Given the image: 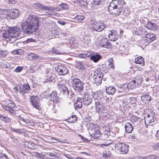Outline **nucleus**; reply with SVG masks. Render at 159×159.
<instances>
[{
	"mask_svg": "<svg viewBox=\"0 0 159 159\" xmlns=\"http://www.w3.org/2000/svg\"><path fill=\"white\" fill-rule=\"evenodd\" d=\"M39 24V18L35 15H29L21 25V28L24 33L31 34L37 31Z\"/></svg>",
	"mask_w": 159,
	"mask_h": 159,
	"instance_id": "f257e3e1",
	"label": "nucleus"
},
{
	"mask_svg": "<svg viewBox=\"0 0 159 159\" xmlns=\"http://www.w3.org/2000/svg\"><path fill=\"white\" fill-rule=\"evenodd\" d=\"M122 1L113 0L110 3L108 7L109 11L113 15L118 16L121 12L123 4Z\"/></svg>",
	"mask_w": 159,
	"mask_h": 159,
	"instance_id": "f03ea898",
	"label": "nucleus"
},
{
	"mask_svg": "<svg viewBox=\"0 0 159 159\" xmlns=\"http://www.w3.org/2000/svg\"><path fill=\"white\" fill-rule=\"evenodd\" d=\"M87 126L89 130L90 134L93 138L98 139L101 135V133L99 130V126L98 125L89 123L87 124Z\"/></svg>",
	"mask_w": 159,
	"mask_h": 159,
	"instance_id": "7ed1b4c3",
	"label": "nucleus"
},
{
	"mask_svg": "<svg viewBox=\"0 0 159 159\" xmlns=\"http://www.w3.org/2000/svg\"><path fill=\"white\" fill-rule=\"evenodd\" d=\"M3 14L6 15L5 17L10 19H15L17 18L20 15L19 11L17 9H12L11 10L5 9L1 11L0 10V16L2 17Z\"/></svg>",
	"mask_w": 159,
	"mask_h": 159,
	"instance_id": "20e7f679",
	"label": "nucleus"
},
{
	"mask_svg": "<svg viewBox=\"0 0 159 159\" xmlns=\"http://www.w3.org/2000/svg\"><path fill=\"white\" fill-rule=\"evenodd\" d=\"M71 86L76 92H80L83 90L84 88V84L83 81L77 78H73L71 77Z\"/></svg>",
	"mask_w": 159,
	"mask_h": 159,
	"instance_id": "39448f33",
	"label": "nucleus"
},
{
	"mask_svg": "<svg viewBox=\"0 0 159 159\" xmlns=\"http://www.w3.org/2000/svg\"><path fill=\"white\" fill-rule=\"evenodd\" d=\"M4 102L5 104L2 105L3 108L12 114H16V110L14 109L16 107L14 102L8 99L5 101Z\"/></svg>",
	"mask_w": 159,
	"mask_h": 159,
	"instance_id": "423d86ee",
	"label": "nucleus"
},
{
	"mask_svg": "<svg viewBox=\"0 0 159 159\" xmlns=\"http://www.w3.org/2000/svg\"><path fill=\"white\" fill-rule=\"evenodd\" d=\"M30 102L31 105L33 107L39 110H41L40 99L38 96L33 95L31 96L30 98Z\"/></svg>",
	"mask_w": 159,
	"mask_h": 159,
	"instance_id": "0eeeda50",
	"label": "nucleus"
},
{
	"mask_svg": "<svg viewBox=\"0 0 159 159\" xmlns=\"http://www.w3.org/2000/svg\"><path fill=\"white\" fill-rule=\"evenodd\" d=\"M93 94L91 92H85L82 97V101L84 104L88 106L91 104L93 101Z\"/></svg>",
	"mask_w": 159,
	"mask_h": 159,
	"instance_id": "6e6552de",
	"label": "nucleus"
},
{
	"mask_svg": "<svg viewBox=\"0 0 159 159\" xmlns=\"http://www.w3.org/2000/svg\"><path fill=\"white\" fill-rule=\"evenodd\" d=\"M115 149L122 154L126 153L129 150L127 145L121 143H116L115 145Z\"/></svg>",
	"mask_w": 159,
	"mask_h": 159,
	"instance_id": "1a4fd4ad",
	"label": "nucleus"
},
{
	"mask_svg": "<svg viewBox=\"0 0 159 159\" xmlns=\"http://www.w3.org/2000/svg\"><path fill=\"white\" fill-rule=\"evenodd\" d=\"M107 27V25L101 22L95 21L92 25V27L93 30L98 32L102 31Z\"/></svg>",
	"mask_w": 159,
	"mask_h": 159,
	"instance_id": "9d476101",
	"label": "nucleus"
},
{
	"mask_svg": "<svg viewBox=\"0 0 159 159\" xmlns=\"http://www.w3.org/2000/svg\"><path fill=\"white\" fill-rule=\"evenodd\" d=\"M60 101V98L57 96L56 91H53L50 94V100L49 102V105L52 104L53 108L55 106V103H58Z\"/></svg>",
	"mask_w": 159,
	"mask_h": 159,
	"instance_id": "9b49d317",
	"label": "nucleus"
},
{
	"mask_svg": "<svg viewBox=\"0 0 159 159\" xmlns=\"http://www.w3.org/2000/svg\"><path fill=\"white\" fill-rule=\"evenodd\" d=\"M9 31H10L11 37L12 38H19L20 35L21 33V30L18 28L16 26L9 27Z\"/></svg>",
	"mask_w": 159,
	"mask_h": 159,
	"instance_id": "f8f14e48",
	"label": "nucleus"
},
{
	"mask_svg": "<svg viewBox=\"0 0 159 159\" xmlns=\"http://www.w3.org/2000/svg\"><path fill=\"white\" fill-rule=\"evenodd\" d=\"M144 34V41L148 43H150L156 39V35L154 33L145 31Z\"/></svg>",
	"mask_w": 159,
	"mask_h": 159,
	"instance_id": "ddd939ff",
	"label": "nucleus"
},
{
	"mask_svg": "<svg viewBox=\"0 0 159 159\" xmlns=\"http://www.w3.org/2000/svg\"><path fill=\"white\" fill-rule=\"evenodd\" d=\"M70 99L72 101H74L76 100V101L74 104V108L75 110L81 109L82 107V104L81 99L80 98L77 99L76 96L74 94L72 95Z\"/></svg>",
	"mask_w": 159,
	"mask_h": 159,
	"instance_id": "4468645a",
	"label": "nucleus"
},
{
	"mask_svg": "<svg viewBox=\"0 0 159 159\" xmlns=\"http://www.w3.org/2000/svg\"><path fill=\"white\" fill-rule=\"evenodd\" d=\"M100 45L102 47L108 49L111 48L112 47V45L110 43L106 37H103L101 39L100 42Z\"/></svg>",
	"mask_w": 159,
	"mask_h": 159,
	"instance_id": "2eb2a0df",
	"label": "nucleus"
},
{
	"mask_svg": "<svg viewBox=\"0 0 159 159\" xmlns=\"http://www.w3.org/2000/svg\"><path fill=\"white\" fill-rule=\"evenodd\" d=\"M56 70L59 74L61 75H65L68 72L67 69L63 65H59L56 67Z\"/></svg>",
	"mask_w": 159,
	"mask_h": 159,
	"instance_id": "dca6fc26",
	"label": "nucleus"
},
{
	"mask_svg": "<svg viewBox=\"0 0 159 159\" xmlns=\"http://www.w3.org/2000/svg\"><path fill=\"white\" fill-rule=\"evenodd\" d=\"M30 89V87L28 83L24 84L23 87L22 88L21 86L19 87L20 93L23 95L25 93H28Z\"/></svg>",
	"mask_w": 159,
	"mask_h": 159,
	"instance_id": "f3484780",
	"label": "nucleus"
},
{
	"mask_svg": "<svg viewBox=\"0 0 159 159\" xmlns=\"http://www.w3.org/2000/svg\"><path fill=\"white\" fill-rule=\"evenodd\" d=\"M57 88L59 91L62 93L67 95L69 94V91L68 88L63 84L61 83L57 84Z\"/></svg>",
	"mask_w": 159,
	"mask_h": 159,
	"instance_id": "a211bd4d",
	"label": "nucleus"
},
{
	"mask_svg": "<svg viewBox=\"0 0 159 159\" xmlns=\"http://www.w3.org/2000/svg\"><path fill=\"white\" fill-rule=\"evenodd\" d=\"M145 26L148 29L153 31L157 30L158 28V26L156 24L148 20Z\"/></svg>",
	"mask_w": 159,
	"mask_h": 159,
	"instance_id": "6ab92c4d",
	"label": "nucleus"
},
{
	"mask_svg": "<svg viewBox=\"0 0 159 159\" xmlns=\"http://www.w3.org/2000/svg\"><path fill=\"white\" fill-rule=\"evenodd\" d=\"M102 57L97 53H93L91 56V60L94 62L96 63L102 59Z\"/></svg>",
	"mask_w": 159,
	"mask_h": 159,
	"instance_id": "aec40b11",
	"label": "nucleus"
},
{
	"mask_svg": "<svg viewBox=\"0 0 159 159\" xmlns=\"http://www.w3.org/2000/svg\"><path fill=\"white\" fill-rule=\"evenodd\" d=\"M155 121V118L154 116L152 115H151L150 114H148L147 117L144 118V121L145 124L146 123L149 124L151 123L154 122Z\"/></svg>",
	"mask_w": 159,
	"mask_h": 159,
	"instance_id": "412c9836",
	"label": "nucleus"
},
{
	"mask_svg": "<svg viewBox=\"0 0 159 159\" xmlns=\"http://www.w3.org/2000/svg\"><path fill=\"white\" fill-rule=\"evenodd\" d=\"M116 90V89L113 86H110L106 89V93L109 95H113L115 93Z\"/></svg>",
	"mask_w": 159,
	"mask_h": 159,
	"instance_id": "4be33fe9",
	"label": "nucleus"
},
{
	"mask_svg": "<svg viewBox=\"0 0 159 159\" xmlns=\"http://www.w3.org/2000/svg\"><path fill=\"white\" fill-rule=\"evenodd\" d=\"M0 120L6 123H10L11 121V118L8 117V115H0Z\"/></svg>",
	"mask_w": 159,
	"mask_h": 159,
	"instance_id": "5701e85b",
	"label": "nucleus"
},
{
	"mask_svg": "<svg viewBox=\"0 0 159 159\" xmlns=\"http://www.w3.org/2000/svg\"><path fill=\"white\" fill-rule=\"evenodd\" d=\"M125 127L126 131L129 133H131L133 129L131 124L129 122L126 123L125 124Z\"/></svg>",
	"mask_w": 159,
	"mask_h": 159,
	"instance_id": "b1692460",
	"label": "nucleus"
},
{
	"mask_svg": "<svg viewBox=\"0 0 159 159\" xmlns=\"http://www.w3.org/2000/svg\"><path fill=\"white\" fill-rule=\"evenodd\" d=\"M141 99L145 103L151 100V97L149 95H143L141 96Z\"/></svg>",
	"mask_w": 159,
	"mask_h": 159,
	"instance_id": "393cba45",
	"label": "nucleus"
},
{
	"mask_svg": "<svg viewBox=\"0 0 159 159\" xmlns=\"http://www.w3.org/2000/svg\"><path fill=\"white\" fill-rule=\"evenodd\" d=\"M36 6L40 9L44 10H50V7L48 6H45L43 4L39 3H37L34 4Z\"/></svg>",
	"mask_w": 159,
	"mask_h": 159,
	"instance_id": "a878e982",
	"label": "nucleus"
},
{
	"mask_svg": "<svg viewBox=\"0 0 159 159\" xmlns=\"http://www.w3.org/2000/svg\"><path fill=\"white\" fill-rule=\"evenodd\" d=\"M78 46V43L75 38L72 37L70 38V48H74Z\"/></svg>",
	"mask_w": 159,
	"mask_h": 159,
	"instance_id": "bb28decb",
	"label": "nucleus"
},
{
	"mask_svg": "<svg viewBox=\"0 0 159 159\" xmlns=\"http://www.w3.org/2000/svg\"><path fill=\"white\" fill-rule=\"evenodd\" d=\"M142 57L140 56L135 59L134 62L136 64H138L143 66L144 64V61Z\"/></svg>",
	"mask_w": 159,
	"mask_h": 159,
	"instance_id": "cd10ccee",
	"label": "nucleus"
},
{
	"mask_svg": "<svg viewBox=\"0 0 159 159\" xmlns=\"http://www.w3.org/2000/svg\"><path fill=\"white\" fill-rule=\"evenodd\" d=\"M25 145L26 147L29 148L35 149L37 145L31 142H27L26 143Z\"/></svg>",
	"mask_w": 159,
	"mask_h": 159,
	"instance_id": "c85d7f7f",
	"label": "nucleus"
},
{
	"mask_svg": "<svg viewBox=\"0 0 159 159\" xmlns=\"http://www.w3.org/2000/svg\"><path fill=\"white\" fill-rule=\"evenodd\" d=\"M2 34L3 38L5 39L12 38L9 28L7 30H4Z\"/></svg>",
	"mask_w": 159,
	"mask_h": 159,
	"instance_id": "c756f323",
	"label": "nucleus"
},
{
	"mask_svg": "<svg viewBox=\"0 0 159 159\" xmlns=\"http://www.w3.org/2000/svg\"><path fill=\"white\" fill-rule=\"evenodd\" d=\"M55 75L52 73H48L46 75L47 79L49 81H52L55 79Z\"/></svg>",
	"mask_w": 159,
	"mask_h": 159,
	"instance_id": "7c9ffc66",
	"label": "nucleus"
},
{
	"mask_svg": "<svg viewBox=\"0 0 159 159\" xmlns=\"http://www.w3.org/2000/svg\"><path fill=\"white\" fill-rule=\"evenodd\" d=\"M136 81L133 80L127 84V88L131 89H134L136 86Z\"/></svg>",
	"mask_w": 159,
	"mask_h": 159,
	"instance_id": "2f4dec72",
	"label": "nucleus"
},
{
	"mask_svg": "<svg viewBox=\"0 0 159 159\" xmlns=\"http://www.w3.org/2000/svg\"><path fill=\"white\" fill-rule=\"evenodd\" d=\"M102 0H94L95 7L97 8L101 7L102 4Z\"/></svg>",
	"mask_w": 159,
	"mask_h": 159,
	"instance_id": "473e14b6",
	"label": "nucleus"
},
{
	"mask_svg": "<svg viewBox=\"0 0 159 159\" xmlns=\"http://www.w3.org/2000/svg\"><path fill=\"white\" fill-rule=\"evenodd\" d=\"M130 120L132 122H137L138 120L139 122H141L143 120L142 119L137 117L134 115H133L131 116Z\"/></svg>",
	"mask_w": 159,
	"mask_h": 159,
	"instance_id": "72a5a7b5",
	"label": "nucleus"
},
{
	"mask_svg": "<svg viewBox=\"0 0 159 159\" xmlns=\"http://www.w3.org/2000/svg\"><path fill=\"white\" fill-rule=\"evenodd\" d=\"M93 78L95 83L97 85H100L101 83L102 79H101V78L97 77L95 76H93Z\"/></svg>",
	"mask_w": 159,
	"mask_h": 159,
	"instance_id": "f704fd0d",
	"label": "nucleus"
},
{
	"mask_svg": "<svg viewBox=\"0 0 159 159\" xmlns=\"http://www.w3.org/2000/svg\"><path fill=\"white\" fill-rule=\"evenodd\" d=\"M85 19V17L82 15H77L75 16V20L77 22H81Z\"/></svg>",
	"mask_w": 159,
	"mask_h": 159,
	"instance_id": "c9c22d12",
	"label": "nucleus"
},
{
	"mask_svg": "<svg viewBox=\"0 0 159 159\" xmlns=\"http://www.w3.org/2000/svg\"><path fill=\"white\" fill-rule=\"evenodd\" d=\"M79 3L81 7L85 8L88 4L87 0H80Z\"/></svg>",
	"mask_w": 159,
	"mask_h": 159,
	"instance_id": "e433bc0d",
	"label": "nucleus"
},
{
	"mask_svg": "<svg viewBox=\"0 0 159 159\" xmlns=\"http://www.w3.org/2000/svg\"><path fill=\"white\" fill-rule=\"evenodd\" d=\"M77 121V118L75 115H73L70 116V123H75Z\"/></svg>",
	"mask_w": 159,
	"mask_h": 159,
	"instance_id": "4c0bfd02",
	"label": "nucleus"
},
{
	"mask_svg": "<svg viewBox=\"0 0 159 159\" xmlns=\"http://www.w3.org/2000/svg\"><path fill=\"white\" fill-rule=\"evenodd\" d=\"M111 155V152L108 150H107L103 152V156L105 158L109 157Z\"/></svg>",
	"mask_w": 159,
	"mask_h": 159,
	"instance_id": "58836bf2",
	"label": "nucleus"
},
{
	"mask_svg": "<svg viewBox=\"0 0 159 159\" xmlns=\"http://www.w3.org/2000/svg\"><path fill=\"white\" fill-rule=\"evenodd\" d=\"M134 79L135 80H134L136 81V83L137 84H140L142 82V77L140 75L136 77Z\"/></svg>",
	"mask_w": 159,
	"mask_h": 159,
	"instance_id": "ea45409f",
	"label": "nucleus"
},
{
	"mask_svg": "<svg viewBox=\"0 0 159 159\" xmlns=\"http://www.w3.org/2000/svg\"><path fill=\"white\" fill-rule=\"evenodd\" d=\"M76 68L81 70L84 69V66L82 64V62L80 61L78 62L76 65Z\"/></svg>",
	"mask_w": 159,
	"mask_h": 159,
	"instance_id": "a19ab883",
	"label": "nucleus"
},
{
	"mask_svg": "<svg viewBox=\"0 0 159 159\" xmlns=\"http://www.w3.org/2000/svg\"><path fill=\"white\" fill-rule=\"evenodd\" d=\"M145 159H158L156 155L152 154L149 155L145 157Z\"/></svg>",
	"mask_w": 159,
	"mask_h": 159,
	"instance_id": "79ce46f5",
	"label": "nucleus"
},
{
	"mask_svg": "<svg viewBox=\"0 0 159 159\" xmlns=\"http://www.w3.org/2000/svg\"><path fill=\"white\" fill-rule=\"evenodd\" d=\"M29 57L30 59L32 60H35L38 59L39 56L37 55H35L34 53L30 54L29 55Z\"/></svg>",
	"mask_w": 159,
	"mask_h": 159,
	"instance_id": "37998d69",
	"label": "nucleus"
},
{
	"mask_svg": "<svg viewBox=\"0 0 159 159\" xmlns=\"http://www.w3.org/2000/svg\"><path fill=\"white\" fill-rule=\"evenodd\" d=\"M93 76H95L97 77L101 78V79H102L103 77V73L100 72H94V75Z\"/></svg>",
	"mask_w": 159,
	"mask_h": 159,
	"instance_id": "c03bdc74",
	"label": "nucleus"
},
{
	"mask_svg": "<svg viewBox=\"0 0 159 159\" xmlns=\"http://www.w3.org/2000/svg\"><path fill=\"white\" fill-rule=\"evenodd\" d=\"M7 53L6 51L1 50L0 51V57L4 58L7 55Z\"/></svg>",
	"mask_w": 159,
	"mask_h": 159,
	"instance_id": "a18cd8bd",
	"label": "nucleus"
},
{
	"mask_svg": "<svg viewBox=\"0 0 159 159\" xmlns=\"http://www.w3.org/2000/svg\"><path fill=\"white\" fill-rule=\"evenodd\" d=\"M110 126L109 125H106L105 126H103V129L104 132L109 133L110 131Z\"/></svg>",
	"mask_w": 159,
	"mask_h": 159,
	"instance_id": "49530a36",
	"label": "nucleus"
},
{
	"mask_svg": "<svg viewBox=\"0 0 159 159\" xmlns=\"http://www.w3.org/2000/svg\"><path fill=\"white\" fill-rule=\"evenodd\" d=\"M100 110L101 112L105 114L108 113V110L107 108L105 107H102L100 108Z\"/></svg>",
	"mask_w": 159,
	"mask_h": 159,
	"instance_id": "de8ad7c7",
	"label": "nucleus"
},
{
	"mask_svg": "<svg viewBox=\"0 0 159 159\" xmlns=\"http://www.w3.org/2000/svg\"><path fill=\"white\" fill-rule=\"evenodd\" d=\"M11 130L19 134H21L23 133V129H12Z\"/></svg>",
	"mask_w": 159,
	"mask_h": 159,
	"instance_id": "09e8293b",
	"label": "nucleus"
},
{
	"mask_svg": "<svg viewBox=\"0 0 159 159\" xmlns=\"http://www.w3.org/2000/svg\"><path fill=\"white\" fill-rule=\"evenodd\" d=\"M86 37H85L84 40H85V42L87 44L91 42V36L89 35V36L87 37V35Z\"/></svg>",
	"mask_w": 159,
	"mask_h": 159,
	"instance_id": "8fccbe9b",
	"label": "nucleus"
},
{
	"mask_svg": "<svg viewBox=\"0 0 159 159\" xmlns=\"http://www.w3.org/2000/svg\"><path fill=\"white\" fill-rule=\"evenodd\" d=\"M129 102L132 104H135L137 102L136 98L134 97L130 98L129 99Z\"/></svg>",
	"mask_w": 159,
	"mask_h": 159,
	"instance_id": "3c124183",
	"label": "nucleus"
},
{
	"mask_svg": "<svg viewBox=\"0 0 159 159\" xmlns=\"http://www.w3.org/2000/svg\"><path fill=\"white\" fill-rule=\"evenodd\" d=\"M109 133L104 132L103 134H101L102 137H103L104 139H107L109 138Z\"/></svg>",
	"mask_w": 159,
	"mask_h": 159,
	"instance_id": "603ef678",
	"label": "nucleus"
},
{
	"mask_svg": "<svg viewBox=\"0 0 159 159\" xmlns=\"http://www.w3.org/2000/svg\"><path fill=\"white\" fill-rule=\"evenodd\" d=\"M94 95L95 96H96V98L98 100L101 99L103 97V96L101 93H96Z\"/></svg>",
	"mask_w": 159,
	"mask_h": 159,
	"instance_id": "864d4df0",
	"label": "nucleus"
},
{
	"mask_svg": "<svg viewBox=\"0 0 159 159\" xmlns=\"http://www.w3.org/2000/svg\"><path fill=\"white\" fill-rule=\"evenodd\" d=\"M52 53H56L57 54H61V52H60L58 50L55 48H52Z\"/></svg>",
	"mask_w": 159,
	"mask_h": 159,
	"instance_id": "5fc2aeb1",
	"label": "nucleus"
},
{
	"mask_svg": "<svg viewBox=\"0 0 159 159\" xmlns=\"http://www.w3.org/2000/svg\"><path fill=\"white\" fill-rule=\"evenodd\" d=\"M108 37L110 40L114 41L117 40L118 38V36L117 35L112 36V37L108 36Z\"/></svg>",
	"mask_w": 159,
	"mask_h": 159,
	"instance_id": "6e6d98bb",
	"label": "nucleus"
},
{
	"mask_svg": "<svg viewBox=\"0 0 159 159\" xmlns=\"http://www.w3.org/2000/svg\"><path fill=\"white\" fill-rule=\"evenodd\" d=\"M117 33L116 31H115L114 30H111L110 34H109L108 36L112 37V36H116Z\"/></svg>",
	"mask_w": 159,
	"mask_h": 159,
	"instance_id": "4d7b16f0",
	"label": "nucleus"
},
{
	"mask_svg": "<svg viewBox=\"0 0 159 159\" xmlns=\"http://www.w3.org/2000/svg\"><path fill=\"white\" fill-rule=\"evenodd\" d=\"M0 159H9L5 154H2L0 155Z\"/></svg>",
	"mask_w": 159,
	"mask_h": 159,
	"instance_id": "13d9d810",
	"label": "nucleus"
},
{
	"mask_svg": "<svg viewBox=\"0 0 159 159\" xmlns=\"http://www.w3.org/2000/svg\"><path fill=\"white\" fill-rule=\"evenodd\" d=\"M22 68L23 67H21L20 66H18L15 69V71L16 73L20 72L22 70Z\"/></svg>",
	"mask_w": 159,
	"mask_h": 159,
	"instance_id": "bf43d9fd",
	"label": "nucleus"
},
{
	"mask_svg": "<svg viewBox=\"0 0 159 159\" xmlns=\"http://www.w3.org/2000/svg\"><path fill=\"white\" fill-rule=\"evenodd\" d=\"M123 14L125 16H127L129 14V12L128 11L127 9H124L123 11Z\"/></svg>",
	"mask_w": 159,
	"mask_h": 159,
	"instance_id": "052dcab7",
	"label": "nucleus"
},
{
	"mask_svg": "<svg viewBox=\"0 0 159 159\" xmlns=\"http://www.w3.org/2000/svg\"><path fill=\"white\" fill-rule=\"evenodd\" d=\"M93 53L94 52H87V53L86 54H85L86 55H87L86 57H89L90 58V59H91V56L93 54Z\"/></svg>",
	"mask_w": 159,
	"mask_h": 159,
	"instance_id": "680f3d73",
	"label": "nucleus"
},
{
	"mask_svg": "<svg viewBox=\"0 0 159 159\" xmlns=\"http://www.w3.org/2000/svg\"><path fill=\"white\" fill-rule=\"evenodd\" d=\"M123 85L121 86L122 87H120V88L118 89V91L119 93L123 92L125 91L124 89L123 88Z\"/></svg>",
	"mask_w": 159,
	"mask_h": 159,
	"instance_id": "e2e57ef3",
	"label": "nucleus"
},
{
	"mask_svg": "<svg viewBox=\"0 0 159 159\" xmlns=\"http://www.w3.org/2000/svg\"><path fill=\"white\" fill-rule=\"evenodd\" d=\"M79 56L80 58H85L87 57V55H86L85 53H81L79 55Z\"/></svg>",
	"mask_w": 159,
	"mask_h": 159,
	"instance_id": "0e129e2a",
	"label": "nucleus"
},
{
	"mask_svg": "<svg viewBox=\"0 0 159 159\" xmlns=\"http://www.w3.org/2000/svg\"><path fill=\"white\" fill-rule=\"evenodd\" d=\"M6 63V62L4 61L1 62V65L3 68H7V65L5 64Z\"/></svg>",
	"mask_w": 159,
	"mask_h": 159,
	"instance_id": "69168bd1",
	"label": "nucleus"
},
{
	"mask_svg": "<svg viewBox=\"0 0 159 159\" xmlns=\"http://www.w3.org/2000/svg\"><path fill=\"white\" fill-rule=\"evenodd\" d=\"M13 89L14 91V92L16 93H17L19 92L18 88L17 86H16L13 88Z\"/></svg>",
	"mask_w": 159,
	"mask_h": 159,
	"instance_id": "338daca9",
	"label": "nucleus"
},
{
	"mask_svg": "<svg viewBox=\"0 0 159 159\" xmlns=\"http://www.w3.org/2000/svg\"><path fill=\"white\" fill-rule=\"evenodd\" d=\"M155 136L157 139H159V129L157 131Z\"/></svg>",
	"mask_w": 159,
	"mask_h": 159,
	"instance_id": "774afa93",
	"label": "nucleus"
}]
</instances>
